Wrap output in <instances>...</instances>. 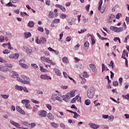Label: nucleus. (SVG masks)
Masks as SVG:
<instances>
[{
  "mask_svg": "<svg viewBox=\"0 0 129 129\" xmlns=\"http://www.w3.org/2000/svg\"><path fill=\"white\" fill-rule=\"evenodd\" d=\"M21 78L22 79L20 78H18V81L21 82V83H23V84H30V78H29V77L25 75H22L21 76Z\"/></svg>",
  "mask_w": 129,
  "mask_h": 129,
  "instance_id": "nucleus-1",
  "label": "nucleus"
},
{
  "mask_svg": "<svg viewBox=\"0 0 129 129\" xmlns=\"http://www.w3.org/2000/svg\"><path fill=\"white\" fill-rule=\"evenodd\" d=\"M13 68V64H6L5 66H0V71L2 72H8Z\"/></svg>",
  "mask_w": 129,
  "mask_h": 129,
  "instance_id": "nucleus-2",
  "label": "nucleus"
},
{
  "mask_svg": "<svg viewBox=\"0 0 129 129\" xmlns=\"http://www.w3.org/2000/svg\"><path fill=\"white\" fill-rule=\"evenodd\" d=\"M95 93V89L93 87H90L87 92V95L88 98L91 99L93 98L94 94Z\"/></svg>",
  "mask_w": 129,
  "mask_h": 129,
  "instance_id": "nucleus-3",
  "label": "nucleus"
},
{
  "mask_svg": "<svg viewBox=\"0 0 129 129\" xmlns=\"http://www.w3.org/2000/svg\"><path fill=\"white\" fill-rule=\"evenodd\" d=\"M36 42L37 44H45L46 43V38L45 37H41L40 39L37 38Z\"/></svg>",
  "mask_w": 129,
  "mask_h": 129,
  "instance_id": "nucleus-4",
  "label": "nucleus"
},
{
  "mask_svg": "<svg viewBox=\"0 0 129 129\" xmlns=\"http://www.w3.org/2000/svg\"><path fill=\"white\" fill-rule=\"evenodd\" d=\"M22 103H23V104H25V107L26 108H30V104L29 103L31 102V101H30V100H22Z\"/></svg>",
  "mask_w": 129,
  "mask_h": 129,
  "instance_id": "nucleus-5",
  "label": "nucleus"
},
{
  "mask_svg": "<svg viewBox=\"0 0 129 129\" xmlns=\"http://www.w3.org/2000/svg\"><path fill=\"white\" fill-rule=\"evenodd\" d=\"M20 55L19 53H14L13 54H11L9 56L10 59H12V60H17L19 57Z\"/></svg>",
  "mask_w": 129,
  "mask_h": 129,
  "instance_id": "nucleus-6",
  "label": "nucleus"
},
{
  "mask_svg": "<svg viewBox=\"0 0 129 129\" xmlns=\"http://www.w3.org/2000/svg\"><path fill=\"white\" fill-rule=\"evenodd\" d=\"M90 68H91L92 70V72L95 74H96L97 73V70L96 69V67H95V65L93 63H91L89 65Z\"/></svg>",
  "mask_w": 129,
  "mask_h": 129,
  "instance_id": "nucleus-7",
  "label": "nucleus"
},
{
  "mask_svg": "<svg viewBox=\"0 0 129 129\" xmlns=\"http://www.w3.org/2000/svg\"><path fill=\"white\" fill-rule=\"evenodd\" d=\"M38 115L40 117H46L47 116V112L45 110H41L38 112Z\"/></svg>",
  "mask_w": 129,
  "mask_h": 129,
  "instance_id": "nucleus-8",
  "label": "nucleus"
},
{
  "mask_svg": "<svg viewBox=\"0 0 129 129\" xmlns=\"http://www.w3.org/2000/svg\"><path fill=\"white\" fill-rule=\"evenodd\" d=\"M89 126H90L91 128H93V129L99 128V125H97L93 123H89Z\"/></svg>",
  "mask_w": 129,
  "mask_h": 129,
  "instance_id": "nucleus-9",
  "label": "nucleus"
},
{
  "mask_svg": "<svg viewBox=\"0 0 129 129\" xmlns=\"http://www.w3.org/2000/svg\"><path fill=\"white\" fill-rule=\"evenodd\" d=\"M40 78L41 79H43L44 80H45L46 79L47 80H51V79H52V78H51V77L46 75H42L40 76Z\"/></svg>",
  "mask_w": 129,
  "mask_h": 129,
  "instance_id": "nucleus-10",
  "label": "nucleus"
},
{
  "mask_svg": "<svg viewBox=\"0 0 129 129\" xmlns=\"http://www.w3.org/2000/svg\"><path fill=\"white\" fill-rule=\"evenodd\" d=\"M55 8H58L62 11V12H66V8L63 7L62 5H60L59 4H57L55 5Z\"/></svg>",
  "mask_w": 129,
  "mask_h": 129,
  "instance_id": "nucleus-11",
  "label": "nucleus"
},
{
  "mask_svg": "<svg viewBox=\"0 0 129 129\" xmlns=\"http://www.w3.org/2000/svg\"><path fill=\"white\" fill-rule=\"evenodd\" d=\"M53 71L55 72V74L57 75V76H61V72H60V71L57 69V68H54L53 69Z\"/></svg>",
  "mask_w": 129,
  "mask_h": 129,
  "instance_id": "nucleus-12",
  "label": "nucleus"
},
{
  "mask_svg": "<svg viewBox=\"0 0 129 129\" xmlns=\"http://www.w3.org/2000/svg\"><path fill=\"white\" fill-rule=\"evenodd\" d=\"M115 17V16H114V15L111 14L110 15L109 19H108V23H111L112 20H113V19H114Z\"/></svg>",
  "mask_w": 129,
  "mask_h": 129,
  "instance_id": "nucleus-13",
  "label": "nucleus"
},
{
  "mask_svg": "<svg viewBox=\"0 0 129 129\" xmlns=\"http://www.w3.org/2000/svg\"><path fill=\"white\" fill-rule=\"evenodd\" d=\"M76 92V91L75 90H73L70 92V97H74L75 96V93Z\"/></svg>",
  "mask_w": 129,
  "mask_h": 129,
  "instance_id": "nucleus-14",
  "label": "nucleus"
},
{
  "mask_svg": "<svg viewBox=\"0 0 129 129\" xmlns=\"http://www.w3.org/2000/svg\"><path fill=\"white\" fill-rule=\"evenodd\" d=\"M11 75V77H13V78H17L18 80V78H19V75L17 74L15 72H12Z\"/></svg>",
  "mask_w": 129,
  "mask_h": 129,
  "instance_id": "nucleus-15",
  "label": "nucleus"
},
{
  "mask_svg": "<svg viewBox=\"0 0 129 129\" xmlns=\"http://www.w3.org/2000/svg\"><path fill=\"white\" fill-rule=\"evenodd\" d=\"M47 118L48 119H50V120H53V119H54V116L52 113H49L47 115Z\"/></svg>",
  "mask_w": 129,
  "mask_h": 129,
  "instance_id": "nucleus-16",
  "label": "nucleus"
},
{
  "mask_svg": "<svg viewBox=\"0 0 129 129\" xmlns=\"http://www.w3.org/2000/svg\"><path fill=\"white\" fill-rule=\"evenodd\" d=\"M5 36L7 38H12V37L13 36V34H12L11 32L7 31L5 32Z\"/></svg>",
  "mask_w": 129,
  "mask_h": 129,
  "instance_id": "nucleus-17",
  "label": "nucleus"
},
{
  "mask_svg": "<svg viewBox=\"0 0 129 129\" xmlns=\"http://www.w3.org/2000/svg\"><path fill=\"white\" fill-rule=\"evenodd\" d=\"M25 38H30V37H32V34L30 32H25Z\"/></svg>",
  "mask_w": 129,
  "mask_h": 129,
  "instance_id": "nucleus-18",
  "label": "nucleus"
},
{
  "mask_svg": "<svg viewBox=\"0 0 129 129\" xmlns=\"http://www.w3.org/2000/svg\"><path fill=\"white\" fill-rule=\"evenodd\" d=\"M110 29L111 30V31L117 33V27L115 26H110Z\"/></svg>",
  "mask_w": 129,
  "mask_h": 129,
  "instance_id": "nucleus-19",
  "label": "nucleus"
},
{
  "mask_svg": "<svg viewBox=\"0 0 129 129\" xmlns=\"http://www.w3.org/2000/svg\"><path fill=\"white\" fill-rule=\"evenodd\" d=\"M84 46H85V47H84L85 50H88V48H89V42H88V41H86L85 43Z\"/></svg>",
  "mask_w": 129,
  "mask_h": 129,
  "instance_id": "nucleus-20",
  "label": "nucleus"
},
{
  "mask_svg": "<svg viewBox=\"0 0 129 129\" xmlns=\"http://www.w3.org/2000/svg\"><path fill=\"white\" fill-rule=\"evenodd\" d=\"M57 97V95L56 94H52L51 99L53 100V101H56V97Z\"/></svg>",
  "mask_w": 129,
  "mask_h": 129,
  "instance_id": "nucleus-21",
  "label": "nucleus"
},
{
  "mask_svg": "<svg viewBox=\"0 0 129 129\" xmlns=\"http://www.w3.org/2000/svg\"><path fill=\"white\" fill-rule=\"evenodd\" d=\"M15 89L22 91V90H23V87L17 85L15 86Z\"/></svg>",
  "mask_w": 129,
  "mask_h": 129,
  "instance_id": "nucleus-22",
  "label": "nucleus"
},
{
  "mask_svg": "<svg viewBox=\"0 0 129 129\" xmlns=\"http://www.w3.org/2000/svg\"><path fill=\"white\" fill-rule=\"evenodd\" d=\"M51 124L53 127H54L55 128H57V127H58V126H59V124L58 123H56L55 122H51Z\"/></svg>",
  "mask_w": 129,
  "mask_h": 129,
  "instance_id": "nucleus-23",
  "label": "nucleus"
},
{
  "mask_svg": "<svg viewBox=\"0 0 129 129\" xmlns=\"http://www.w3.org/2000/svg\"><path fill=\"white\" fill-rule=\"evenodd\" d=\"M41 60H42V61H44V62H46L47 63H48V61H49V59H48L47 58H46V57L45 56H42L40 58Z\"/></svg>",
  "mask_w": 129,
  "mask_h": 129,
  "instance_id": "nucleus-24",
  "label": "nucleus"
},
{
  "mask_svg": "<svg viewBox=\"0 0 129 129\" xmlns=\"http://www.w3.org/2000/svg\"><path fill=\"white\" fill-rule=\"evenodd\" d=\"M49 18H51V19H53V18H54V13L52 11L49 12V14L48 15Z\"/></svg>",
  "mask_w": 129,
  "mask_h": 129,
  "instance_id": "nucleus-25",
  "label": "nucleus"
},
{
  "mask_svg": "<svg viewBox=\"0 0 129 129\" xmlns=\"http://www.w3.org/2000/svg\"><path fill=\"white\" fill-rule=\"evenodd\" d=\"M62 62L64 63V64H67V63H68V58L66 57H63L62 58Z\"/></svg>",
  "mask_w": 129,
  "mask_h": 129,
  "instance_id": "nucleus-26",
  "label": "nucleus"
},
{
  "mask_svg": "<svg viewBox=\"0 0 129 129\" xmlns=\"http://www.w3.org/2000/svg\"><path fill=\"white\" fill-rule=\"evenodd\" d=\"M34 25H35V23H34L33 21H30L28 23V26L30 27L31 28H33V27H34Z\"/></svg>",
  "mask_w": 129,
  "mask_h": 129,
  "instance_id": "nucleus-27",
  "label": "nucleus"
},
{
  "mask_svg": "<svg viewBox=\"0 0 129 129\" xmlns=\"http://www.w3.org/2000/svg\"><path fill=\"white\" fill-rule=\"evenodd\" d=\"M26 53L27 54H28V55H31V54H32V50L30 49L29 48H27L26 49Z\"/></svg>",
  "mask_w": 129,
  "mask_h": 129,
  "instance_id": "nucleus-28",
  "label": "nucleus"
},
{
  "mask_svg": "<svg viewBox=\"0 0 129 129\" xmlns=\"http://www.w3.org/2000/svg\"><path fill=\"white\" fill-rule=\"evenodd\" d=\"M40 71H41V72H48V70H47L46 69H44V67L40 66Z\"/></svg>",
  "mask_w": 129,
  "mask_h": 129,
  "instance_id": "nucleus-29",
  "label": "nucleus"
},
{
  "mask_svg": "<svg viewBox=\"0 0 129 129\" xmlns=\"http://www.w3.org/2000/svg\"><path fill=\"white\" fill-rule=\"evenodd\" d=\"M74 118H78V117H79L80 116V115H79V114L77 113V112H75L74 113Z\"/></svg>",
  "mask_w": 129,
  "mask_h": 129,
  "instance_id": "nucleus-30",
  "label": "nucleus"
},
{
  "mask_svg": "<svg viewBox=\"0 0 129 129\" xmlns=\"http://www.w3.org/2000/svg\"><path fill=\"white\" fill-rule=\"evenodd\" d=\"M1 96L2 97H3V98H4V99H8V98H9V97H10L9 95H3V94H1Z\"/></svg>",
  "mask_w": 129,
  "mask_h": 129,
  "instance_id": "nucleus-31",
  "label": "nucleus"
},
{
  "mask_svg": "<svg viewBox=\"0 0 129 129\" xmlns=\"http://www.w3.org/2000/svg\"><path fill=\"white\" fill-rule=\"evenodd\" d=\"M31 66L33 67V68H34V69H35V70H38V67L37 64L34 63H32L31 64Z\"/></svg>",
  "mask_w": 129,
  "mask_h": 129,
  "instance_id": "nucleus-32",
  "label": "nucleus"
},
{
  "mask_svg": "<svg viewBox=\"0 0 129 129\" xmlns=\"http://www.w3.org/2000/svg\"><path fill=\"white\" fill-rule=\"evenodd\" d=\"M21 123L24 125H25V126H29L30 125V123H29V122L27 121H23Z\"/></svg>",
  "mask_w": 129,
  "mask_h": 129,
  "instance_id": "nucleus-33",
  "label": "nucleus"
},
{
  "mask_svg": "<svg viewBox=\"0 0 129 129\" xmlns=\"http://www.w3.org/2000/svg\"><path fill=\"white\" fill-rule=\"evenodd\" d=\"M90 103H91V102L89 99H87L85 101V104H86V105H89Z\"/></svg>",
  "mask_w": 129,
  "mask_h": 129,
  "instance_id": "nucleus-34",
  "label": "nucleus"
},
{
  "mask_svg": "<svg viewBox=\"0 0 129 129\" xmlns=\"http://www.w3.org/2000/svg\"><path fill=\"white\" fill-rule=\"evenodd\" d=\"M122 98L123 99H126L127 100H129V94H127L126 95H122Z\"/></svg>",
  "mask_w": 129,
  "mask_h": 129,
  "instance_id": "nucleus-35",
  "label": "nucleus"
},
{
  "mask_svg": "<svg viewBox=\"0 0 129 129\" xmlns=\"http://www.w3.org/2000/svg\"><path fill=\"white\" fill-rule=\"evenodd\" d=\"M59 22H60V19H54L53 21H52V23L54 24H58V23Z\"/></svg>",
  "mask_w": 129,
  "mask_h": 129,
  "instance_id": "nucleus-36",
  "label": "nucleus"
},
{
  "mask_svg": "<svg viewBox=\"0 0 129 129\" xmlns=\"http://www.w3.org/2000/svg\"><path fill=\"white\" fill-rule=\"evenodd\" d=\"M73 20L71 19H69L68 20V24H69V25H70L71 26H72L73 25Z\"/></svg>",
  "mask_w": 129,
  "mask_h": 129,
  "instance_id": "nucleus-37",
  "label": "nucleus"
},
{
  "mask_svg": "<svg viewBox=\"0 0 129 129\" xmlns=\"http://www.w3.org/2000/svg\"><path fill=\"white\" fill-rule=\"evenodd\" d=\"M112 84L113 86L116 87L118 85V82L117 81H113Z\"/></svg>",
  "mask_w": 129,
  "mask_h": 129,
  "instance_id": "nucleus-38",
  "label": "nucleus"
},
{
  "mask_svg": "<svg viewBox=\"0 0 129 129\" xmlns=\"http://www.w3.org/2000/svg\"><path fill=\"white\" fill-rule=\"evenodd\" d=\"M98 10L100 11L101 14H103L104 13V11H105V8H101V7L100 9H98Z\"/></svg>",
  "mask_w": 129,
  "mask_h": 129,
  "instance_id": "nucleus-39",
  "label": "nucleus"
},
{
  "mask_svg": "<svg viewBox=\"0 0 129 129\" xmlns=\"http://www.w3.org/2000/svg\"><path fill=\"white\" fill-rule=\"evenodd\" d=\"M46 107L49 109V110H51L52 109V106L50 105L49 104H46Z\"/></svg>",
  "mask_w": 129,
  "mask_h": 129,
  "instance_id": "nucleus-40",
  "label": "nucleus"
},
{
  "mask_svg": "<svg viewBox=\"0 0 129 129\" xmlns=\"http://www.w3.org/2000/svg\"><path fill=\"white\" fill-rule=\"evenodd\" d=\"M31 101L32 102H33V103H35L36 104H39V103H40V102L39 101L35 100L34 99H31Z\"/></svg>",
  "mask_w": 129,
  "mask_h": 129,
  "instance_id": "nucleus-41",
  "label": "nucleus"
},
{
  "mask_svg": "<svg viewBox=\"0 0 129 129\" xmlns=\"http://www.w3.org/2000/svg\"><path fill=\"white\" fill-rule=\"evenodd\" d=\"M21 66L22 67H23V68H25V69L29 68V66H27V64L25 63H22V64H21Z\"/></svg>",
  "mask_w": 129,
  "mask_h": 129,
  "instance_id": "nucleus-42",
  "label": "nucleus"
},
{
  "mask_svg": "<svg viewBox=\"0 0 129 129\" xmlns=\"http://www.w3.org/2000/svg\"><path fill=\"white\" fill-rule=\"evenodd\" d=\"M91 40L92 42V45H93L94 44H95V39H94V37L91 38Z\"/></svg>",
  "mask_w": 129,
  "mask_h": 129,
  "instance_id": "nucleus-43",
  "label": "nucleus"
},
{
  "mask_svg": "<svg viewBox=\"0 0 129 129\" xmlns=\"http://www.w3.org/2000/svg\"><path fill=\"white\" fill-rule=\"evenodd\" d=\"M86 31H87V29H81V31H79L78 33L79 34H82V33H84V32H86Z\"/></svg>",
  "mask_w": 129,
  "mask_h": 129,
  "instance_id": "nucleus-44",
  "label": "nucleus"
},
{
  "mask_svg": "<svg viewBox=\"0 0 129 129\" xmlns=\"http://www.w3.org/2000/svg\"><path fill=\"white\" fill-rule=\"evenodd\" d=\"M11 51L9 49H5L3 51V54H9V53H10Z\"/></svg>",
  "mask_w": 129,
  "mask_h": 129,
  "instance_id": "nucleus-45",
  "label": "nucleus"
},
{
  "mask_svg": "<svg viewBox=\"0 0 129 129\" xmlns=\"http://www.w3.org/2000/svg\"><path fill=\"white\" fill-rule=\"evenodd\" d=\"M5 41V37L3 36H0V43H3Z\"/></svg>",
  "mask_w": 129,
  "mask_h": 129,
  "instance_id": "nucleus-46",
  "label": "nucleus"
},
{
  "mask_svg": "<svg viewBox=\"0 0 129 129\" xmlns=\"http://www.w3.org/2000/svg\"><path fill=\"white\" fill-rule=\"evenodd\" d=\"M83 77H85V78H86L88 77V74H87V72H84L83 74Z\"/></svg>",
  "mask_w": 129,
  "mask_h": 129,
  "instance_id": "nucleus-47",
  "label": "nucleus"
},
{
  "mask_svg": "<svg viewBox=\"0 0 129 129\" xmlns=\"http://www.w3.org/2000/svg\"><path fill=\"white\" fill-rule=\"evenodd\" d=\"M55 100H57V101H59V102H62V100H61V98L59 96H56L55 97Z\"/></svg>",
  "mask_w": 129,
  "mask_h": 129,
  "instance_id": "nucleus-48",
  "label": "nucleus"
},
{
  "mask_svg": "<svg viewBox=\"0 0 129 129\" xmlns=\"http://www.w3.org/2000/svg\"><path fill=\"white\" fill-rule=\"evenodd\" d=\"M120 17H121V14L118 13L116 16V19H117V20H119V18H120Z\"/></svg>",
  "mask_w": 129,
  "mask_h": 129,
  "instance_id": "nucleus-49",
  "label": "nucleus"
},
{
  "mask_svg": "<svg viewBox=\"0 0 129 129\" xmlns=\"http://www.w3.org/2000/svg\"><path fill=\"white\" fill-rule=\"evenodd\" d=\"M121 31H123V27H117V33H119V32H121Z\"/></svg>",
  "mask_w": 129,
  "mask_h": 129,
  "instance_id": "nucleus-50",
  "label": "nucleus"
},
{
  "mask_svg": "<svg viewBox=\"0 0 129 129\" xmlns=\"http://www.w3.org/2000/svg\"><path fill=\"white\" fill-rule=\"evenodd\" d=\"M60 18L61 19H66L67 18V15H66V14H62L61 16H60Z\"/></svg>",
  "mask_w": 129,
  "mask_h": 129,
  "instance_id": "nucleus-51",
  "label": "nucleus"
},
{
  "mask_svg": "<svg viewBox=\"0 0 129 129\" xmlns=\"http://www.w3.org/2000/svg\"><path fill=\"white\" fill-rule=\"evenodd\" d=\"M8 45H9L8 49H9V50H14V48L12 47V45L11 44V43L9 42Z\"/></svg>",
  "mask_w": 129,
  "mask_h": 129,
  "instance_id": "nucleus-52",
  "label": "nucleus"
},
{
  "mask_svg": "<svg viewBox=\"0 0 129 129\" xmlns=\"http://www.w3.org/2000/svg\"><path fill=\"white\" fill-rule=\"evenodd\" d=\"M105 65H104V63H102V72H103L104 70H105Z\"/></svg>",
  "mask_w": 129,
  "mask_h": 129,
  "instance_id": "nucleus-53",
  "label": "nucleus"
},
{
  "mask_svg": "<svg viewBox=\"0 0 129 129\" xmlns=\"http://www.w3.org/2000/svg\"><path fill=\"white\" fill-rule=\"evenodd\" d=\"M6 7H13V6H14V5H13V4H12V3L9 2V3L7 4L6 5Z\"/></svg>",
  "mask_w": 129,
  "mask_h": 129,
  "instance_id": "nucleus-54",
  "label": "nucleus"
},
{
  "mask_svg": "<svg viewBox=\"0 0 129 129\" xmlns=\"http://www.w3.org/2000/svg\"><path fill=\"white\" fill-rule=\"evenodd\" d=\"M51 4V2H50V0H47L46 2H45V5H46V6H50Z\"/></svg>",
  "mask_w": 129,
  "mask_h": 129,
  "instance_id": "nucleus-55",
  "label": "nucleus"
},
{
  "mask_svg": "<svg viewBox=\"0 0 129 129\" xmlns=\"http://www.w3.org/2000/svg\"><path fill=\"white\" fill-rule=\"evenodd\" d=\"M101 6H102V0H100L99 2V10L101 8Z\"/></svg>",
  "mask_w": 129,
  "mask_h": 129,
  "instance_id": "nucleus-56",
  "label": "nucleus"
},
{
  "mask_svg": "<svg viewBox=\"0 0 129 129\" xmlns=\"http://www.w3.org/2000/svg\"><path fill=\"white\" fill-rule=\"evenodd\" d=\"M94 22L95 24H98V19H97V17H94Z\"/></svg>",
  "mask_w": 129,
  "mask_h": 129,
  "instance_id": "nucleus-57",
  "label": "nucleus"
},
{
  "mask_svg": "<svg viewBox=\"0 0 129 129\" xmlns=\"http://www.w3.org/2000/svg\"><path fill=\"white\" fill-rule=\"evenodd\" d=\"M66 98H70V93H67V94L64 96Z\"/></svg>",
  "mask_w": 129,
  "mask_h": 129,
  "instance_id": "nucleus-58",
  "label": "nucleus"
},
{
  "mask_svg": "<svg viewBox=\"0 0 129 129\" xmlns=\"http://www.w3.org/2000/svg\"><path fill=\"white\" fill-rule=\"evenodd\" d=\"M36 93L37 94H43L44 93L41 90H37Z\"/></svg>",
  "mask_w": 129,
  "mask_h": 129,
  "instance_id": "nucleus-59",
  "label": "nucleus"
},
{
  "mask_svg": "<svg viewBox=\"0 0 129 129\" xmlns=\"http://www.w3.org/2000/svg\"><path fill=\"white\" fill-rule=\"evenodd\" d=\"M38 30L40 32H44V29H43V27H39L38 28Z\"/></svg>",
  "mask_w": 129,
  "mask_h": 129,
  "instance_id": "nucleus-60",
  "label": "nucleus"
},
{
  "mask_svg": "<svg viewBox=\"0 0 129 129\" xmlns=\"http://www.w3.org/2000/svg\"><path fill=\"white\" fill-rule=\"evenodd\" d=\"M14 126H16V127H17V128L21 129V127H20V124H19L18 123H16V124H15V125Z\"/></svg>",
  "mask_w": 129,
  "mask_h": 129,
  "instance_id": "nucleus-61",
  "label": "nucleus"
},
{
  "mask_svg": "<svg viewBox=\"0 0 129 129\" xmlns=\"http://www.w3.org/2000/svg\"><path fill=\"white\" fill-rule=\"evenodd\" d=\"M60 126L61 127V128L65 129V124L63 123H61L60 124Z\"/></svg>",
  "mask_w": 129,
  "mask_h": 129,
  "instance_id": "nucleus-62",
  "label": "nucleus"
},
{
  "mask_svg": "<svg viewBox=\"0 0 129 129\" xmlns=\"http://www.w3.org/2000/svg\"><path fill=\"white\" fill-rule=\"evenodd\" d=\"M103 118H104L105 119H106V118H108L109 116L108 115H102Z\"/></svg>",
  "mask_w": 129,
  "mask_h": 129,
  "instance_id": "nucleus-63",
  "label": "nucleus"
},
{
  "mask_svg": "<svg viewBox=\"0 0 129 129\" xmlns=\"http://www.w3.org/2000/svg\"><path fill=\"white\" fill-rule=\"evenodd\" d=\"M125 21L126 22V24H127V25H128V24H129V18L127 17H126Z\"/></svg>",
  "mask_w": 129,
  "mask_h": 129,
  "instance_id": "nucleus-64",
  "label": "nucleus"
}]
</instances>
